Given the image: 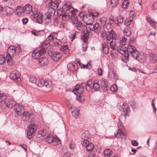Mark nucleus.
<instances>
[{
    "label": "nucleus",
    "mask_w": 157,
    "mask_h": 157,
    "mask_svg": "<svg viewBox=\"0 0 157 157\" xmlns=\"http://www.w3.org/2000/svg\"><path fill=\"white\" fill-rule=\"evenodd\" d=\"M55 12V9L53 8H51L48 9V11L43 16L40 13H37L34 14V17L39 23H41L43 20L48 23L51 21V18L54 15Z\"/></svg>",
    "instance_id": "nucleus-1"
},
{
    "label": "nucleus",
    "mask_w": 157,
    "mask_h": 157,
    "mask_svg": "<svg viewBox=\"0 0 157 157\" xmlns=\"http://www.w3.org/2000/svg\"><path fill=\"white\" fill-rule=\"evenodd\" d=\"M18 50L20 52L21 50L20 46L17 44L16 47L11 45L8 48L7 54L6 56L7 62L9 65H12L14 64L12 59V56L15 54L16 51Z\"/></svg>",
    "instance_id": "nucleus-2"
},
{
    "label": "nucleus",
    "mask_w": 157,
    "mask_h": 157,
    "mask_svg": "<svg viewBox=\"0 0 157 157\" xmlns=\"http://www.w3.org/2000/svg\"><path fill=\"white\" fill-rule=\"evenodd\" d=\"M128 51L132 58L142 63L144 62L145 57L144 56L139 54V52L133 45H129L128 47Z\"/></svg>",
    "instance_id": "nucleus-3"
},
{
    "label": "nucleus",
    "mask_w": 157,
    "mask_h": 157,
    "mask_svg": "<svg viewBox=\"0 0 157 157\" xmlns=\"http://www.w3.org/2000/svg\"><path fill=\"white\" fill-rule=\"evenodd\" d=\"M101 27L99 23H96L94 24H93L86 26L87 31H93L97 33H99L101 31Z\"/></svg>",
    "instance_id": "nucleus-4"
},
{
    "label": "nucleus",
    "mask_w": 157,
    "mask_h": 157,
    "mask_svg": "<svg viewBox=\"0 0 157 157\" xmlns=\"http://www.w3.org/2000/svg\"><path fill=\"white\" fill-rule=\"evenodd\" d=\"M117 50L120 53L124 55V58L126 60L128 59L129 56L130 55L128 51V48H126L124 46L121 45L118 46Z\"/></svg>",
    "instance_id": "nucleus-5"
},
{
    "label": "nucleus",
    "mask_w": 157,
    "mask_h": 157,
    "mask_svg": "<svg viewBox=\"0 0 157 157\" xmlns=\"http://www.w3.org/2000/svg\"><path fill=\"white\" fill-rule=\"evenodd\" d=\"M36 128V125L34 124H31L29 125L27 129V134L28 139H30L32 138V135L35 131Z\"/></svg>",
    "instance_id": "nucleus-6"
},
{
    "label": "nucleus",
    "mask_w": 157,
    "mask_h": 157,
    "mask_svg": "<svg viewBox=\"0 0 157 157\" xmlns=\"http://www.w3.org/2000/svg\"><path fill=\"white\" fill-rule=\"evenodd\" d=\"M20 75L19 71L16 70L12 71L10 74V78L13 80H17L20 81L21 80L20 77Z\"/></svg>",
    "instance_id": "nucleus-7"
},
{
    "label": "nucleus",
    "mask_w": 157,
    "mask_h": 157,
    "mask_svg": "<svg viewBox=\"0 0 157 157\" xmlns=\"http://www.w3.org/2000/svg\"><path fill=\"white\" fill-rule=\"evenodd\" d=\"M83 84H84V83L82 82L80 85H77L73 90V93L76 95H77V94H81L82 93L84 90Z\"/></svg>",
    "instance_id": "nucleus-8"
},
{
    "label": "nucleus",
    "mask_w": 157,
    "mask_h": 157,
    "mask_svg": "<svg viewBox=\"0 0 157 157\" xmlns=\"http://www.w3.org/2000/svg\"><path fill=\"white\" fill-rule=\"evenodd\" d=\"M45 52V50L44 49H40L39 50H35L32 53V56L34 59H37Z\"/></svg>",
    "instance_id": "nucleus-9"
},
{
    "label": "nucleus",
    "mask_w": 157,
    "mask_h": 157,
    "mask_svg": "<svg viewBox=\"0 0 157 157\" xmlns=\"http://www.w3.org/2000/svg\"><path fill=\"white\" fill-rule=\"evenodd\" d=\"M94 18L92 15L88 14L84 18V21L86 24V27L88 25L92 24L94 21Z\"/></svg>",
    "instance_id": "nucleus-10"
},
{
    "label": "nucleus",
    "mask_w": 157,
    "mask_h": 157,
    "mask_svg": "<svg viewBox=\"0 0 157 157\" xmlns=\"http://www.w3.org/2000/svg\"><path fill=\"white\" fill-rule=\"evenodd\" d=\"M14 110L17 115H21L24 110V107L17 104L14 107Z\"/></svg>",
    "instance_id": "nucleus-11"
},
{
    "label": "nucleus",
    "mask_w": 157,
    "mask_h": 157,
    "mask_svg": "<svg viewBox=\"0 0 157 157\" xmlns=\"http://www.w3.org/2000/svg\"><path fill=\"white\" fill-rule=\"evenodd\" d=\"M61 10H58L57 11V13L58 16H62V19L64 21L68 20L70 18V15L68 13H64L63 14L61 13H60Z\"/></svg>",
    "instance_id": "nucleus-12"
},
{
    "label": "nucleus",
    "mask_w": 157,
    "mask_h": 157,
    "mask_svg": "<svg viewBox=\"0 0 157 157\" xmlns=\"http://www.w3.org/2000/svg\"><path fill=\"white\" fill-rule=\"evenodd\" d=\"M62 56V55L61 53L58 52H54L51 55L52 58L55 62L58 61L61 58Z\"/></svg>",
    "instance_id": "nucleus-13"
},
{
    "label": "nucleus",
    "mask_w": 157,
    "mask_h": 157,
    "mask_svg": "<svg viewBox=\"0 0 157 157\" xmlns=\"http://www.w3.org/2000/svg\"><path fill=\"white\" fill-rule=\"evenodd\" d=\"M2 13L7 16H10L12 13V10L9 7L6 6L3 8Z\"/></svg>",
    "instance_id": "nucleus-14"
},
{
    "label": "nucleus",
    "mask_w": 157,
    "mask_h": 157,
    "mask_svg": "<svg viewBox=\"0 0 157 157\" xmlns=\"http://www.w3.org/2000/svg\"><path fill=\"white\" fill-rule=\"evenodd\" d=\"M101 85L102 90L104 91H107L109 88L108 83L106 80L104 79L101 80Z\"/></svg>",
    "instance_id": "nucleus-15"
},
{
    "label": "nucleus",
    "mask_w": 157,
    "mask_h": 157,
    "mask_svg": "<svg viewBox=\"0 0 157 157\" xmlns=\"http://www.w3.org/2000/svg\"><path fill=\"white\" fill-rule=\"evenodd\" d=\"M4 103L6 104V105L7 107L10 108H11L13 107H14L17 104L16 102L12 99H9L6 103L5 102Z\"/></svg>",
    "instance_id": "nucleus-16"
},
{
    "label": "nucleus",
    "mask_w": 157,
    "mask_h": 157,
    "mask_svg": "<svg viewBox=\"0 0 157 157\" xmlns=\"http://www.w3.org/2000/svg\"><path fill=\"white\" fill-rule=\"evenodd\" d=\"M48 63V61L47 58L45 57L40 58L39 60V64L41 66L46 65Z\"/></svg>",
    "instance_id": "nucleus-17"
},
{
    "label": "nucleus",
    "mask_w": 157,
    "mask_h": 157,
    "mask_svg": "<svg viewBox=\"0 0 157 157\" xmlns=\"http://www.w3.org/2000/svg\"><path fill=\"white\" fill-rule=\"evenodd\" d=\"M102 52L105 54H107L109 52V46L106 42H104L101 44Z\"/></svg>",
    "instance_id": "nucleus-18"
},
{
    "label": "nucleus",
    "mask_w": 157,
    "mask_h": 157,
    "mask_svg": "<svg viewBox=\"0 0 157 157\" xmlns=\"http://www.w3.org/2000/svg\"><path fill=\"white\" fill-rule=\"evenodd\" d=\"M23 8L24 13L25 14H28L32 12V6L30 5H27L24 6Z\"/></svg>",
    "instance_id": "nucleus-19"
},
{
    "label": "nucleus",
    "mask_w": 157,
    "mask_h": 157,
    "mask_svg": "<svg viewBox=\"0 0 157 157\" xmlns=\"http://www.w3.org/2000/svg\"><path fill=\"white\" fill-rule=\"evenodd\" d=\"M22 118L23 121H28L29 119L30 113L27 111L22 113Z\"/></svg>",
    "instance_id": "nucleus-20"
},
{
    "label": "nucleus",
    "mask_w": 157,
    "mask_h": 157,
    "mask_svg": "<svg viewBox=\"0 0 157 157\" xmlns=\"http://www.w3.org/2000/svg\"><path fill=\"white\" fill-rule=\"evenodd\" d=\"M67 67L68 69L71 71L76 70L77 69V65L76 63H70L67 65Z\"/></svg>",
    "instance_id": "nucleus-21"
},
{
    "label": "nucleus",
    "mask_w": 157,
    "mask_h": 157,
    "mask_svg": "<svg viewBox=\"0 0 157 157\" xmlns=\"http://www.w3.org/2000/svg\"><path fill=\"white\" fill-rule=\"evenodd\" d=\"M108 21L106 27L107 29H109L111 28L112 25L114 23V17H111L108 19Z\"/></svg>",
    "instance_id": "nucleus-22"
},
{
    "label": "nucleus",
    "mask_w": 157,
    "mask_h": 157,
    "mask_svg": "<svg viewBox=\"0 0 157 157\" xmlns=\"http://www.w3.org/2000/svg\"><path fill=\"white\" fill-rule=\"evenodd\" d=\"M149 59L152 62L155 63L157 59V56L153 52L149 54Z\"/></svg>",
    "instance_id": "nucleus-23"
},
{
    "label": "nucleus",
    "mask_w": 157,
    "mask_h": 157,
    "mask_svg": "<svg viewBox=\"0 0 157 157\" xmlns=\"http://www.w3.org/2000/svg\"><path fill=\"white\" fill-rule=\"evenodd\" d=\"M60 50L65 54H67L69 52V50L67 45L62 46L60 48Z\"/></svg>",
    "instance_id": "nucleus-24"
},
{
    "label": "nucleus",
    "mask_w": 157,
    "mask_h": 157,
    "mask_svg": "<svg viewBox=\"0 0 157 157\" xmlns=\"http://www.w3.org/2000/svg\"><path fill=\"white\" fill-rule=\"evenodd\" d=\"M117 23L116 24L119 26H120L123 23L124 21V19L123 17L121 16H119L116 18Z\"/></svg>",
    "instance_id": "nucleus-25"
},
{
    "label": "nucleus",
    "mask_w": 157,
    "mask_h": 157,
    "mask_svg": "<svg viewBox=\"0 0 157 157\" xmlns=\"http://www.w3.org/2000/svg\"><path fill=\"white\" fill-rule=\"evenodd\" d=\"M100 21L101 25L104 27L106 28L105 26H107V19L104 17H102L100 19Z\"/></svg>",
    "instance_id": "nucleus-26"
},
{
    "label": "nucleus",
    "mask_w": 157,
    "mask_h": 157,
    "mask_svg": "<svg viewBox=\"0 0 157 157\" xmlns=\"http://www.w3.org/2000/svg\"><path fill=\"white\" fill-rule=\"evenodd\" d=\"M91 81H88L86 84H85L84 83V84H83L84 87L85 86L86 89L87 91H89L92 89V88H91Z\"/></svg>",
    "instance_id": "nucleus-27"
},
{
    "label": "nucleus",
    "mask_w": 157,
    "mask_h": 157,
    "mask_svg": "<svg viewBox=\"0 0 157 157\" xmlns=\"http://www.w3.org/2000/svg\"><path fill=\"white\" fill-rule=\"evenodd\" d=\"M31 33L34 35L37 36H42L43 35L44 33V31L43 30L40 31L37 33L36 32L35 30H33L32 31Z\"/></svg>",
    "instance_id": "nucleus-28"
},
{
    "label": "nucleus",
    "mask_w": 157,
    "mask_h": 157,
    "mask_svg": "<svg viewBox=\"0 0 157 157\" xmlns=\"http://www.w3.org/2000/svg\"><path fill=\"white\" fill-rule=\"evenodd\" d=\"M71 2H67L63 6L62 8L63 10L67 11L70 10L71 9Z\"/></svg>",
    "instance_id": "nucleus-29"
},
{
    "label": "nucleus",
    "mask_w": 157,
    "mask_h": 157,
    "mask_svg": "<svg viewBox=\"0 0 157 157\" xmlns=\"http://www.w3.org/2000/svg\"><path fill=\"white\" fill-rule=\"evenodd\" d=\"M44 86L47 88H49L51 86L52 84V82L49 79H45L44 80Z\"/></svg>",
    "instance_id": "nucleus-30"
},
{
    "label": "nucleus",
    "mask_w": 157,
    "mask_h": 157,
    "mask_svg": "<svg viewBox=\"0 0 157 157\" xmlns=\"http://www.w3.org/2000/svg\"><path fill=\"white\" fill-rule=\"evenodd\" d=\"M115 136L116 137L119 138H122L124 136V133L123 132L119 130H118L115 132Z\"/></svg>",
    "instance_id": "nucleus-31"
},
{
    "label": "nucleus",
    "mask_w": 157,
    "mask_h": 157,
    "mask_svg": "<svg viewBox=\"0 0 157 157\" xmlns=\"http://www.w3.org/2000/svg\"><path fill=\"white\" fill-rule=\"evenodd\" d=\"M17 15H20L22 13H24V8L20 6H17L15 9Z\"/></svg>",
    "instance_id": "nucleus-32"
},
{
    "label": "nucleus",
    "mask_w": 157,
    "mask_h": 157,
    "mask_svg": "<svg viewBox=\"0 0 157 157\" xmlns=\"http://www.w3.org/2000/svg\"><path fill=\"white\" fill-rule=\"evenodd\" d=\"M129 2L128 0H124L121 4V7L123 9H127L128 7Z\"/></svg>",
    "instance_id": "nucleus-33"
},
{
    "label": "nucleus",
    "mask_w": 157,
    "mask_h": 157,
    "mask_svg": "<svg viewBox=\"0 0 157 157\" xmlns=\"http://www.w3.org/2000/svg\"><path fill=\"white\" fill-rule=\"evenodd\" d=\"M92 88L96 91H99L100 90V86L97 82H94Z\"/></svg>",
    "instance_id": "nucleus-34"
},
{
    "label": "nucleus",
    "mask_w": 157,
    "mask_h": 157,
    "mask_svg": "<svg viewBox=\"0 0 157 157\" xmlns=\"http://www.w3.org/2000/svg\"><path fill=\"white\" fill-rule=\"evenodd\" d=\"M90 32V31L88 32L87 31V32L86 33H84L81 37L82 39V40L84 43H85V42H86L87 39L89 37V33Z\"/></svg>",
    "instance_id": "nucleus-35"
},
{
    "label": "nucleus",
    "mask_w": 157,
    "mask_h": 157,
    "mask_svg": "<svg viewBox=\"0 0 157 157\" xmlns=\"http://www.w3.org/2000/svg\"><path fill=\"white\" fill-rule=\"evenodd\" d=\"M70 33L71 34L70 37L72 39L71 40L72 41L76 38V36L77 35H78V32L77 31L74 32L73 31L70 32Z\"/></svg>",
    "instance_id": "nucleus-36"
},
{
    "label": "nucleus",
    "mask_w": 157,
    "mask_h": 157,
    "mask_svg": "<svg viewBox=\"0 0 157 157\" xmlns=\"http://www.w3.org/2000/svg\"><path fill=\"white\" fill-rule=\"evenodd\" d=\"M112 152L110 149H107L105 150L104 152V154L105 157H109L111 155Z\"/></svg>",
    "instance_id": "nucleus-37"
},
{
    "label": "nucleus",
    "mask_w": 157,
    "mask_h": 157,
    "mask_svg": "<svg viewBox=\"0 0 157 157\" xmlns=\"http://www.w3.org/2000/svg\"><path fill=\"white\" fill-rule=\"evenodd\" d=\"M47 134L46 131L45 130L43 129L39 131L38 134L37 135V137H40V136L44 137Z\"/></svg>",
    "instance_id": "nucleus-38"
},
{
    "label": "nucleus",
    "mask_w": 157,
    "mask_h": 157,
    "mask_svg": "<svg viewBox=\"0 0 157 157\" xmlns=\"http://www.w3.org/2000/svg\"><path fill=\"white\" fill-rule=\"evenodd\" d=\"M113 40H117L119 38V36L117 35L114 31L112 30L110 32Z\"/></svg>",
    "instance_id": "nucleus-39"
},
{
    "label": "nucleus",
    "mask_w": 157,
    "mask_h": 157,
    "mask_svg": "<svg viewBox=\"0 0 157 157\" xmlns=\"http://www.w3.org/2000/svg\"><path fill=\"white\" fill-rule=\"evenodd\" d=\"M75 26L77 29L79 31H81L82 29L83 26L81 22L79 21L78 23L75 24Z\"/></svg>",
    "instance_id": "nucleus-40"
},
{
    "label": "nucleus",
    "mask_w": 157,
    "mask_h": 157,
    "mask_svg": "<svg viewBox=\"0 0 157 157\" xmlns=\"http://www.w3.org/2000/svg\"><path fill=\"white\" fill-rule=\"evenodd\" d=\"M127 38L124 36H123L120 39V44L122 45H125L127 43Z\"/></svg>",
    "instance_id": "nucleus-41"
},
{
    "label": "nucleus",
    "mask_w": 157,
    "mask_h": 157,
    "mask_svg": "<svg viewBox=\"0 0 157 157\" xmlns=\"http://www.w3.org/2000/svg\"><path fill=\"white\" fill-rule=\"evenodd\" d=\"M44 80L42 78L38 80L37 85L40 87H42L44 86Z\"/></svg>",
    "instance_id": "nucleus-42"
},
{
    "label": "nucleus",
    "mask_w": 157,
    "mask_h": 157,
    "mask_svg": "<svg viewBox=\"0 0 157 157\" xmlns=\"http://www.w3.org/2000/svg\"><path fill=\"white\" fill-rule=\"evenodd\" d=\"M54 145H56L60 143V141L57 137H53V141L52 142Z\"/></svg>",
    "instance_id": "nucleus-43"
},
{
    "label": "nucleus",
    "mask_w": 157,
    "mask_h": 157,
    "mask_svg": "<svg viewBox=\"0 0 157 157\" xmlns=\"http://www.w3.org/2000/svg\"><path fill=\"white\" fill-rule=\"evenodd\" d=\"M46 141L48 143H51L53 141V136L52 135H48L46 139Z\"/></svg>",
    "instance_id": "nucleus-44"
},
{
    "label": "nucleus",
    "mask_w": 157,
    "mask_h": 157,
    "mask_svg": "<svg viewBox=\"0 0 157 157\" xmlns=\"http://www.w3.org/2000/svg\"><path fill=\"white\" fill-rule=\"evenodd\" d=\"M56 33H50L48 37V39L50 40H52L54 38H56Z\"/></svg>",
    "instance_id": "nucleus-45"
},
{
    "label": "nucleus",
    "mask_w": 157,
    "mask_h": 157,
    "mask_svg": "<svg viewBox=\"0 0 157 157\" xmlns=\"http://www.w3.org/2000/svg\"><path fill=\"white\" fill-rule=\"evenodd\" d=\"M111 5L113 7H115L117 6L118 3V0H111Z\"/></svg>",
    "instance_id": "nucleus-46"
},
{
    "label": "nucleus",
    "mask_w": 157,
    "mask_h": 157,
    "mask_svg": "<svg viewBox=\"0 0 157 157\" xmlns=\"http://www.w3.org/2000/svg\"><path fill=\"white\" fill-rule=\"evenodd\" d=\"M60 2V1L59 0H56L54 2H52V6L55 8H57Z\"/></svg>",
    "instance_id": "nucleus-47"
},
{
    "label": "nucleus",
    "mask_w": 157,
    "mask_h": 157,
    "mask_svg": "<svg viewBox=\"0 0 157 157\" xmlns=\"http://www.w3.org/2000/svg\"><path fill=\"white\" fill-rule=\"evenodd\" d=\"M6 98V95L4 93L0 94V102L4 101Z\"/></svg>",
    "instance_id": "nucleus-48"
},
{
    "label": "nucleus",
    "mask_w": 157,
    "mask_h": 157,
    "mask_svg": "<svg viewBox=\"0 0 157 157\" xmlns=\"http://www.w3.org/2000/svg\"><path fill=\"white\" fill-rule=\"evenodd\" d=\"M86 148L87 151H92L94 148V146L91 143H90Z\"/></svg>",
    "instance_id": "nucleus-49"
},
{
    "label": "nucleus",
    "mask_w": 157,
    "mask_h": 157,
    "mask_svg": "<svg viewBox=\"0 0 157 157\" xmlns=\"http://www.w3.org/2000/svg\"><path fill=\"white\" fill-rule=\"evenodd\" d=\"M124 33L126 36H129L131 34V32L128 29L126 28L124 31Z\"/></svg>",
    "instance_id": "nucleus-50"
},
{
    "label": "nucleus",
    "mask_w": 157,
    "mask_h": 157,
    "mask_svg": "<svg viewBox=\"0 0 157 157\" xmlns=\"http://www.w3.org/2000/svg\"><path fill=\"white\" fill-rule=\"evenodd\" d=\"M49 45V42H47L46 41H44L41 44V46L42 47V49H44L45 51V48L48 47Z\"/></svg>",
    "instance_id": "nucleus-51"
},
{
    "label": "nucleus",
    "mask_w": 157,
    "mask_h": 157,
    "mask_svg": "<svg viewBox=\"0 0 157 157\" xmlns=\"http://www.w3.org/2000/svg\"><path fill=\"white\" fill-rule=\"evenodd\" d=\"M81 144L83 147H86L90 143L88 140H85L82 141H81Z\"/></svg>",
    "instance_id": "nucleus-52"
},
{
    "label": "nucleus",
    "mask_w": 157,
    "mask_h": 157,
    "mask_svg": "<svg viewBox=\"0 0 157 157\" xmlns=\"http://www.w3.org/2000/svg\"><path fill=\"white\" fill-rule=\"evenodd\" d=\"M108 43L110 44V47L113 50H114L115 49L116 43L113 40L111 41Z\"/></svg>",
    "instance_id": "nucleus-53"
},
{
    "label": "nucleus",
    "mask_w": 157,
    "mask_h": 157,
    "mask_svg": "<svg viewBox=\"0 0 157 157\" xmlns=\"http://www.w3.org/2000/svg\"><path fill=\"white\" fill-rule=\"evenodd\" d=\"M53 43L56 46H59L61 44L62 42L59 40L56 39L53 41Z\"/></svg>",
    "instance_id": "nucleus-54"
},
{
    "label": "nucleus",
    "mask_w": 157,
    "mask_h": 157,
    "mask_svg": "<svg viewBox=\"0 0 157 157\" xmlns=\"http://www.w3.org/2000/svg\"><path fill=\"white\" fill-rule=\"evenodd\" d=\"M71 19L73 21V23L74 24H76L79 22L78 21V20L77 17L75 16V15L71 17Z\"/></svg>",
    "instance_id": "nucleus-55"
},
{
    "label": "nucleus",
    "mask_w": 157,
    "mask_h": 157,
    "mask_svg": "<svg viewBox=\"0 0 157 157\" xmlns=\"http://www.w3.org/2000/svg\"><path fill=\"white\" fill-rule=\"evenodd\" d=\"M132 20V18H131V19H127L125 20L124 22V25L127 27L128 26L131 24Z\"/></svg>",
    "instance_id": "nucleus-56"
},
{
    "label": "nucleus",
    "mask_w": 157,
    "mask_h": 157,
    "mask_svg": "<svg viewBox=\"0 0 157 157\" xmlns=\"http://www.w3.org/2000/svg\"><path fill=\"white\" fill-rule=\"evenodd\" d=\"M72 114L75 117H77L79 114V110L77 109L75 110L72 112Z\"/></svg>",
    "instance_id": "nucleus-57"
},
{
    "label": "nucleus",
    "mask_w": 157,
    "mask_h": 157,
    "mask_svg": "<svg viewBox=\"0 0 157 157\" xmlns=\"http://www.w3.org/2000/svg\"><path fill=\"white\" fill-rule=\"evenodd\" d=\"M5 62V57L3 55H0V64L2 65Z\"/></svg>",
    "instance_id": "nucleus-58"
},
{
    "label": "nucleus",
    "mask_w": 157,
    "mask_h": 157,
    "mask_svg": "<svg viewBox=\"0 0 157 157\" xmlns=\"http://www.w3.org/2000/svg\"><path fill=\"white\" fill-rule=\"evenodd\" d=\"M111 90L113 92H116L117 90V86L114 85L110 87Z\"/></svg>",
    "instance_id": "nucleus-59"
},
{
    "label": "nucleus",
    "mask_w": 157,
    "mask_h": 157,
    "mask_svg": "<svg viewBox=\"0 0 157 157\" xmlns=\"http://www.w3.org/2000/svg\"><path fill=\"white\" fill-rule=\"evenodd\" d=\"M106 39L108 43L111 41H112V40H113L112 39V37L111 36V35L110 33L107 36Z\"/></svg>",
    "instance_id": "nucleus-60"
},
{
    "label": "nucleus",
    "mask_w": 157,
    "mask_h": 157,
    "mask_svg": "<svg viewBox=\"0 0 157 157\" xmlns=\"http://www.w3.org/2000/svg\"><path fill=\"white\" fill-rule=\"evenodd\" d=\"M45 3L47 6L48 7L52 6V1L51 0H47Z\"/></svg>",
    "instance_id": "nucleus-61"
},
{
    "label": "nucleus",
    "mask_w": 157,
    "mask_h": 157,
    "mask_svg": "<svg viewBox=\"0 0 157 157\" xmlns=\"http://www.w3.org/2000/svg\"><path fill=\"white\" fill-rule=\"evenodd\" d=\"M29 80V81L32 83H35L36 82V79L34 77L32 76L30 77Z\"/></svg>",
    "instance_id": "nucleus-62"
},
{
    "label": "nucleus",
    "mask_w": 157,
    "mask_h": 157,
    "mask_svg": "<svg viewBox=\"0 0 157 157\" xmlns=\"http://www.w3.org/2000/svg\"><path fill=\"white\" fill-rule=\"evenodd\" d=\"M84 97L80 95L77 98L78 100L80 102H82L84 100Z\"/></svg>",
    "instance_id": "nucleus-63"
},
{
    "label": "nucleus",
    "mask_w": 157,
    "mask_h": 157,
    "mask_svg": "<svg viewBox=\"0 0 157 157\" xmlns=\"http://www.w3.org/2000/svg\"><path fill=\"white\" fill-rule=\"evenodd\" d=\"M103 71L101 68H100L98 70V74L99 75H102Z\"/></svg>",
    "instance_id": "nucleus-64"
}]
</instances>
